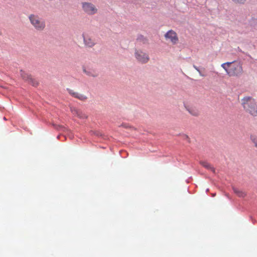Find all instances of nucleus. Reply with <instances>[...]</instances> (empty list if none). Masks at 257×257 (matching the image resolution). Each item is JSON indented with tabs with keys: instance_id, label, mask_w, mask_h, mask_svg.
<instances>
[{
	"instance_id": "nucleus-9",
	"label": "nucleus",
	"mask_w": 257,
	"mask_h": 257,
	"mask_svg": "<svg viewBox=\"0 0 257 257\" xmlns=\"http://www.w3.org/2000/svg\"><path fill=\"white\" fill-rule=\"evenodd\" d=\"M185 108L189 112V113L193 116H197L200 114L199 110L196 107L185 106Z\"/></svg>"
},
{
	"instance_id": "nucleus-1",
	"label": "nucleus",
	"mask_w": 257,
	"mask_h": 257,
	"mask_svg": "<svg viewBox=\"0 0 257 257\" xmlns=\"http://www.w3.org/2000/svg\"><path fill=\"white\" fill-rule=\"evenodd\" d=\"M221 67L229 76H237L242 73V66L237 61L223 63Z\"/></svg>"
},
{
	"instance_id": "nucleus-2",
	"label": "nucleus",
	"mask_w": 257,
	"mask_h": 257,
	"mask_svg": "<svg viewBox=\"0 0 257 257\" xmlns=\"http://www.w3.org/2000/svg\"><path fill=\"white\" fill-rule=\"evenodd\" d=\"M241 104L246 112L253 116H257V104L254 98L250 96L244 97Z\"/></svg>"
},
{
	"instance_id": "nucleus-11",
	"label": "nucleus",
	"mask_w": 257,
	"mask_h": 257,
	"mask_svg": "<svg viewBox=\"0 0 257 257\" xmlns=\"http://www.w3.org/2000/svg\"><path fill=\"white\" fill-rule=\"evenodd\" d=\"M71 111L73 113V114L77 115L80 118H85L87 117L85 114H83L82 112H80V111H79L78 110L75 108H71Z\"/></svg>"
},
{
	"instance_id": "nucleus-12",
	"label": "nucleus",
	"mask_w": 257,
	"mask_h": 257,
	"mask_svg": "<svg viewBox=\"0 0 257 257\" xmlns=\"http://www.w3.org/2000/svg\"><path fill=\"white\" fill-rule=\"evenodd\" d=\"M233 190L234 193H235L239 197H244L246 195L245 192L237 188L233 187Z\"/></svg>"
},
{
	"instance_id": "nucleus-13",
	"label": "nucleus",
	"mask_w": 257,
	"mask_h": 257,
	"mask_svg": "<svg viewBox=\"0 0 257 257\" xmlns=\"http://www.w3.org/2000/svg\"><path fill=\"white\" fill-rule=\"evenodd\" d=\"M200 164L206 168L207 169L211 170L213 172H215V169L213 167H212L211 165L207 162L201 161L200 162Z\"/></svg>"
},
{
	"instance_id": "nucleus-15",
	"label": "nucleus",
	"mask_w": 257,
	"mask_h": 257,
	"mask_svg": "<svg viewBox=\"0 0 257 257\" xmlns=\"http://www.w3.org/2000/svg\"><path fill=\"white\" fill-rule=\"evenodd\" d=\"M250 140L254 144L255 147L257 148V137L255 135H251Z\"/></svg>"
},
{
	"instance_id": "nucleus-16",
	"label": "nucleus",
	"mask_w": 257,
	"mask_h": 257,
	"mask_svg": "<svg viewBox=\"0 0 257 257\" xmlns=\"http://www.w3.org/2000/svg\"><path fill=\"white\" fill-rule=\"evenodd\" d=\"M234 3L236 4H243L246 0H232Z\"/></svg>"
},
{
	"instance_id": "nucleus-6",
	"label": "nucleus",
	"mask_w": 257,
	"mask_h": 257,
	"mask_svg": "<svg viewBox=\"0 0 257 257\" xmlns=\"http://www.w3.org/2000/svg\"><path fill=\"white\" fill-rule=\"evenodd\" d=\"M166 40H169L173 44H176L178 42V38L177 33L173 30L169 31L165 35Z\"/></svg>"
},
{
	"instance_id": "nucleus-5",
	"label": "nucleus",
	"mask_w": 257,
	"mask_h": 257,
	"mask_svg": "<svg viewBox=\"0 0 257 257\" xmlns=\"http://www.w3.org/2000/svg\"><path fill=\"white\" fill-rule=\"evenodd\" d=\"M135 55L138 61L142 63H146L149 60V55L141 50H136Z\"/></svg>"
},
{
	"instance_id": "nucleus-17",
	"label": "nucleus",
	"mask_w": 257,
	"mask_h": 257,
	"mask_svg": "<svg viewBox=\"0 0 257 257\" xmlns=\"http://www.w3.org/2000/svg\"><path fill=\"white\" fill-rule=\"evenodd\" d=\"M137 41L140 42L143 41L145 42L146 41V39L145 38H144L143 36H140L138 38Z\"/></svg>"
},
{
	"instance_id": "nucleus-10",
	"label": "nucleus",
	"mask_w": 257,
	"mask_h": 257,
	"mask_svg": "<svg viewBox=\"0 0 257 257\" xmlns=\"http://www.w3.org/2000/svg\"><path fill=\"white\" fill-rule=\"evenodd\" d=\"M84 42L86 46L92 47L95 45V42L89 37H84Z\"/></svg>"
},
{
	"instance_id": "nucleus-19",
	"label": "nucleus",
	"mask_w": 257,
	"mask_h": 257,
	"mask_svg": "<svg viewBox=\"0 0 257 257\" xmlns=\"http://www.w3.org/2000/svg\"><path fill=\"white\" fill-rule=\"evenodd\" d=\"M2 35V31L0 30V36Z\"/></svg>"
},
{
	"instance_id": "nucleus-4",
	"label": "nucleus",
	"mask_w": 257,
	"mask_h": 257,
	"mask_svg": "<svg viewBox=\"0 0 257 257\" xmlns=\"http://www.w3.org/2000/svg\"><path fill=\"white\" fill-rule=\"evenodd\" d=\"M81 6L83 11L89 15H93L97 13L98 9L96 7L91 3L82 2Z\"/></svg>"
},
{
	"instance_id": "nucleus-3",
	"label": "nucleus",
	"mask_w": 257,
	"mask_h": 257,
	"mask_svg": "<svg viewBox=\"0 0 257 257\" xmlns=\"http://www.w3.org/2000/svg\"><path fill=\"white\" fill-rule=\"evenodd\" d=\"M29 19L32 26L38 31H43L46 26L45 21L38 15L31 14Z\"/></svg>"
},
{
	"instance_id": "nucleus-18",
	"label": "nucleus",
	"mask_w": 257,
	"mask_h": 257,
	"mask_svg": "<svg viewBox=\"0 0 257 257\" xmlns=\"http://www.w3.org/2000/svg\"><path fill=\"white\" fill-rule=\"evenodd\" d=\"M194 68H195V69H196L198 72H199V74H200L201 75L203 76V75L201 74L200 71L199 70V69L197 67H196V66H194Z\"/></svg>"
},
{
	"instance_id": "nucleus-7",
	"label": "nucleus",
	"mask_w": 257,
	"mask_h": 257,
	"mask_svg": "<svg viewBox=\"0 0 257 257\" xmlns=\"http://www.w3.org/2000/svg\"><path fill=\"white\" fill-rule=\"evenodd\" d=\"M21 75L24 80L28 81L33 86H36L38 85V82H37V81L34 79L31 75H29L25 72L21 71Z\"/></svg>"
},
{
	"instance_id": "nucleus-8",
	"label": "nucleus",
	"mask_w": 257,
	"mask_h": 257,
	"mask_svg": "<svg viewBox=\"0 0 257 257\" xmlns=\"http://www.w3.org/2000/svg\"><path fill=\"white\" fill-rule=\"evenodd\" d=\"M67 90L69 93L70 95H71L73 97L77 98L80 100L85 101L87 98V97L85 95L74 92L73 90L67 89Z\"/></svg>"
},
{
	"instance_id": "nucleus-14",
	"label": "nucleus",
	"mask_w": 257,
	"mask_h": 257,
	"mask_svg": "<svg viewBox=\"0 0 257 257\" xmlns=\"http://www.w3.org/2000/svg\"><path fill=\"white\" fill-rule=\"evenodd\" d=\"M83 71L88 76H91L93 77H96L97 76V74L95 72H91L90 71H87L85 69H83Z\"/></svg>"
}]
</instances>
